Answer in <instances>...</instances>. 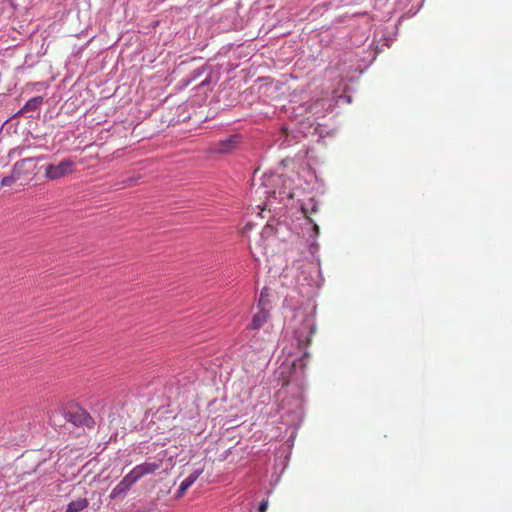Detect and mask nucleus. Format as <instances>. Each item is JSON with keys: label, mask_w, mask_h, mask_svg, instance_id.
Listing matches in <instances>:
<instances>
[{"label": "nucleus", "mask_w": 512, "mask_h": 512, "mask_svg": "<svg viewBox=\"0 0 512 512\" xmlns=\"http://www.w3.org/2000/svg\"><path fill=\"white\" fill-rule=\"evenodd\" d=\"M292 330L294 340L302 352V357L297 359L300 366H305L304 358L308 356L306 347L311 341L312 335L315 333L316 326L313 316L301 307L294 310V315L288 325Z\"/></svg>", "instance_id": "1"}, {"label": "nucleus", "mask_w": 512, "mask_h": 512, "mask_svg": "<svg viewBox=\"0 0 512 512\" xmlns=\"http://www.w3.org/2000/svg\"><path fill=\"white\" fill-rule=\"evenodd\" d=\"M35 169L36 159H30V157L18 160L12 167L13 172L19 179L28 177L29 175L33 174Z\"/></svg>", "instance_id": "8"}, {"label": "nucleus", "mask_w": 512, "mask_h": 512, "mask_svg": "<svg viewBox=\"0 0 512 512\" xmlns=\"http://www.w3.org/2000/svg\"><path fill=\"white\" fill-rule=\"evenodd\" d=\"M269 309H260L252 319L251 327L254 330H259L268 320Z\"/></svg>", "instance_id": "10"}, {"label": "nucleus", "mask_w": 512, "mask_h": 512, "mask_svg": "<svg viewBox=\"0 0 512 512\" xmlns=\"http://www.w3.org/2000/svg\"><path fill=\"white\" fill-rule=\"evenodd\" d=\"M26 146H17L9 150L8 158L11 160L17 156H21L24 153Z\"/></svg>", "instance_id": "18"}, {"label": "nucleus", "mask_w": 512, "mask_h": 512, "mask_svg": "<svg viewBox=\"0 0 512 512\" xmlns=\"http://www.w3.org/2000/svg\"><path fill=\"white\" fill-rule=\"evenodd\" d=\"M47 156L46 155H40V156H36V157H30V159H36V164L39 162V161H42L44 159H46Z\"/></svg>", "instance_id": "22"}, {"label": "nucleus", "mask_w": 512, "mask_h": 512, "mask_svg": "<svg viewBox=\"0 0 512 512\" xmlns=\"http://www.w3.org/2000/svg\"><path fill=\"white\" fill-rule=\"evenodd\" d=\"M181 382L180 379H176L175 381H171L169 384L166 385V395L168 397H172L174 394H179L181 388L179 386L175 387L174 384H179Z\"/></svg>", "instance_id": "16"}, {"label": "nucleus", "mask_w": 512, "mask_h": 512, "mask_svg": "<svg viewBox=\"0 0 512 512\" xmlns=\"http://www.w3.org/2000/svg\"><path fill=\"white\" fill-rule=\"evenodd\" d=\"M268 508V500H263L258 506V512H266Z\"/></svg>", "instance_id": "21"}, {"label": "nucleus", "mask_w": 512, "mask_h": 512, "mask_svg": "<svg viewBox=\"0 0 512 512\" xmlns=\"http://www.w3.org/2000/svg\"><path fill=\"white\" fill-rule=\"evenodd\" d=\"M43 103H44V99L42 96L32 97L25 103V105L18 112V114L26 113V112H39Z\"/></svg>", "instance_id": "9"}, {"label": "nucleus", "mask_w": 512, "mask_h": 512, "mask_svg": "<svg viewBox=\"0 0 512 512\" xmlns=\"http://www.w3.org/2000/svg\"><path fill=\"white\" fill-rule=\"evenodd\" d=\"M17 180H19V178L16 177L15 173L12 170L10 175L2 178L0 185L1 187L12 186Z\"/></svg>", "instance_id": "17"}, {"label": "nucleus", "mask_w": 512, "mask_h": 512, "mask_svg": "<svg viewBox=\"0 0 512 512\" xmlns=\"http://www.w3.org/2000/svg\"><path fill=\"white\" fill-rule=\"evenodd\" d=\"M270 307V299H269V289H262L259 299H258V308L259 309H269Z\"/></svg>", "instance_id": "15"}, {"label": "nucleus", "mask_w": 512, "mask_h": 512, "mask_svg": "<svg viewBox=\"0 0 512 512\" xmlns=\"http://www.w3.org/2000/svg\"><path fill=\"white\" fill-rule=\"evenodd\" d=\"M89 506V501L87 498H79L77 500L71 501L66 508L65 512H80L86 509Z\"/></svg>", "instance_id": "13"}, {"label": "nucleus", "mask_w": 512, "mask_h": 512, "mask_svg": "<svg viewBox=\"0 0 512 512\" xmlns=\"http://www.w3.org/2000/svg\"><path fill=\"white\" fill-rule=\"evenodd\" d=\"M206 73L205 79H203L198 85L197 89L212 90L213 86L219 80V73L215 71L211 66L203 65L199 68L194 69L188 78L184 79V84L189 85L193 81L200 78Z\"/></svg>", "instance_id": "4"}, {"label": "nucleus", "mask_w": 512, "mask_h": 512, "mask_svg": "<svg viewBox=\"0 0 512 512\" xmlns=\"http://www.w3.org/2000/svg\"><path fill=\"white\" fill-rule=\"evenodd\" d=\"M187 489L184 487L182 488V485L180 484L178 490L176 491L175 493V498L176 499H180L184 496V494L186 493Z\"/></svg>", "instance_id": "20"}, {"label": "nucleus", "mask_w": 512, "mask_h": 512, "mask_svg": "<svg viewBox=\"0 0 512 512\" xmlns=\"http://www.w3.org/2000/svg\"><path fill=\"white\" fill-rule=\"evenodd\" d=\"M204 467L200 466L195 468L190 475H188L182 482V488H186L187 490L195 483V481L200 477L203 473Z\"/></svg>", "instance_id": "12"}, {"label": "nucleus", "mask_w": 512, "mask_h": 512, "mask_svg": "<svg viewBox=\"0 0 512 512\" xmlns=\"http://www.w3.org/2000/svg\"><path fill=\"white\" fill-rule=\"evenodd\" d=\"M317 245L316 244H311L310 245V250L313 251L314 249H317Z\"/></svg>", "instance_id": "24"}, {"label": "nucleus", "mask_w": 512, "mask_h": 512, "mask_svg": "<svg viewBox=\"0 0 512 512\" xmlns=\"http://www.w3.org/2000/svg\"><path fill=\"white\" fill-rule=\"evenodd\" d=\"M287 416L290 417V414ZM291 416L293 418L291 423L294 424V421H297V425H299L303 417V412L300 405H298L297 408L292 412Z\"/></svg>", "instance_id": "19"}, {"label": "nucleus", "mask_w": 512, "mask_h": 512, "mask_svg": "<svg viewBox=\"0 0 512 512\" xmlns=\"http://www.w3.org/2000/svg\"><path fill=\"white\" fill-rule=\"evenodd\" d=\"M313 229L316 232V234L319 233V227L316 224H314Z\"/></svg>", "instance_id": "23"}, {"label": "nucleus", "mask_w": 512, "mask_h": 512, "mask_svg": "<svg viewBox=\"0 0 512 512\" xmlns=\"http://www.w3.org/2000/svg\"><path fill=\"white\" fill-rule=\"evenodd\" d=\"M64 418L67 422L77 427L94 426L95 422L90 414L79 405H72L64 410Z\"/></svg>", "instance_id": "6"}, {"label": "nucleus", "mask_w": 512, "mask_h": 512, "mask_svg": "<svg viewBox=\"0 0 512 512\" xmlns=\"http://www.w3.org/2000/svg\"><path fill=\"white\" fill-rule=\"evenodd\" d=\"M76 169V163L71 158H65L57 164L44 166V176L47 180L54 181L72 174Z\"/></svg>", "instance_id": "5"}, {"label": "nucleus", "mask_w": 512, "mask_h": 512, "mask_svg": "<svg viewBox=\"0 0 512 512\" xmlns=\"http://www.w3.org/2000/svg\"><path fill=\"white\" fill-rule=\"evenodd\" d=\"M271 230L269 227H265L264 231Z\"/></svg>", "instance_id": "25"}, {"label": "nucleus", "mask_w": 512, "mask_h": 512, "mask_svg": "<svg viewBox=\"0 0 512 512\" xmlns=\"http://www.w3.org/2000/svg\"><path fill=\"white\" fill-rule=\"evenodd\" d=\"M263 185L266 188H269L265 193H267L271 198L283 200L285 197H293L291 192L292 181L281 174H265L263 178Z\"/></svg>", "instance_id": "3"}, {"label": "nucleus", "mask_w": 512, "mask_h": 512, "mask_svg": "<svg viewBox=\"0 0 512 512\" xmlns=\"http://www.w3.org/2000/svg\"><path fill=\"white\" fill-rule=\"evenodd\" d=\"M313 273L315 274V278H313L310 274L311 279L308 280V278L305 276V271H302L301 275H299L297 278V282L301 285H304V281H307V285L310 287L319 286L320 269H314Z\"/></svg>", "instance_id": "11"}, {"label": "nucleus", "mask_w": 512, "mask_h": 512, "mask_svg": "<svg viewBox=\"0 0 512 512\" xmlns=\"http://www.w3.org/2000/svg\"><path fill=\"white\" fill-rule=\"evenodd\" d=\"M242 139L240 134H231L215 142L212 146V151L219 154L231 153L240 146Z\"/></svg>", "instance_id": "7"}, {"label": "nucleus", "mask_w": 512, "mask_h": 512, "mask_svg": "<svg viewBox=\"0 0 512 512\" xmlns=\"http://www.w3.org/2000/svg\"><path fill=\"white\" fill-rule=\"evenodd\" d=\"M303 214L308 218L310 213H316L318 211V203L315 199L310 198L307 202L301 205Z\"/></svg>", "instance_id": "14"}, {"label": "nucleus", "mask_w": 512, "mask_h": 512, "mask_svg": "<svg viewBox=\"0 0 512 512\" xmlns=\"http://www.w3.org/2000/svg\"><path fill=\"white\" fill-rule=\"evenodd\" d=\"M161 467V462H144L136 465L123 479L112 489L109 498L112 500L123 499L131 487L146 475L155 473Z\"/></svg>", "instance_id": "2"}]
</instances>
